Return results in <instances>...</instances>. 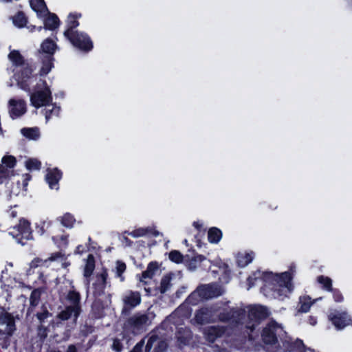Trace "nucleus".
<instances>
[{
  "instance_id": "4468645a",
  "label": "nucleus",
  "mask_w": 352,
  "mask_h": 352,
  "mask_svg": "<svg viewBox=\"0 0 352 352\" xmlns=\"http://www.w3.org/2000/svg\"><path fill=\"white\" fill-rule=\"evenodd\" d=\"M32 73V69L28 65L23 67L20 72L15 73L14 76L17 81L18 86L24 90H27L28 89V85L26 82L30 78Z\"/></svg>"
},
{
  "instance_id": "6e6d98bb",
  "label": "nucleus",
  "mask_w": 352,
  "mask_h": 352,
  "mask_svg": "<svg viewBox=\"0 0 352 352\" xmlns=\"http://www.w3.org/2000/svg\"><path fill=\"white\" fill-rule=\"evenodd\" d=\"M67 352H77L76 347L74 345L71 344L68 346Z\"/></svg>"
},
{
  "instance_id": "de8ad7c7",
  "label": "nucleus",
  "mask_w": 352,
  "mask_h": 352,
  "mask_svg": "<svg viewBox=\"0 0 352 352\" xmlns=\"http://www.w3.org/2000/svg\"><path fill=\"white\" fill-rule=\"evenodd\" d=\"M98 278L101 281L102 287L104 288L105 285H106V282H107V272L104 271L102 274H100L98 276Z\"/></svg>"
},
{
  "instance_id": "aec40b11",
  "label": "nucleus",
  "mask_w": 352,
  "mask_h": 352,
  "mask_svg": "<svg viewBox=\"0 0 352 352\" xmlns=\"http://www.w3.org/2000/svg\"><path fill=\"white\" fill-rule=\"evenodd\" d=\"M61 177V173L57 168L47 169L46 180L51 188L56 185Z\"/></svg>"
},
{
  "instance_id": "2f4dec72",
  "label": "nucleus",
  "mask_w": 352,
  "mask_h": 352,
  "mask_svg": "<svg viewBox=\"0 0 352 352\" xmlns=\"http://www.w3.org/2000/svg\"><path fill=\"white\" fill-rule=\"evenodd\" d=\"M206 259L205 256L202 255H197L192 258L188 264V267L190 270H195L197 267V264L201 263Z\"/></svg>"
},
{
  "instance_id": "58836bf2",
  "label": "nucleus",
  "mask_w": 352,
  "mask_h": 352,
  "mask_svg": "<svg viewBox=\"0 0 352 352\" xmlns=\"http://www.w3.org/2000/svg\"><path fill=\"white\" fill-rule=\"evenodd\" d=\"M25 166L29 170H38L40 168L41 162L36 159H30L26 162Z\"/></svg>"
},
{
  "instance_id": "49530a36",
  "label": "nucleus",
  "mask_w": 352,
  "mask_h": 352,
  "mask_svg": "<svg viewBox=\"0 0 352 352\" xmlns=\"http://www.w3.org/2000/svg\"><path fill=\"white\" fill-rule=\"evenodd\" d=\"M49 312L47 310L45 309L43 312L37 313L36 316L38 319L42 322L45 318H47L49 316Z\"/></svg>"
},
{
  "instance_id": "c03bdc74",
  "label": "nucleus",
  "mask_w": 352,
  "mask_h": 352,
  "mask_svg": "<svg viewBox=\"0 0 352 352\" xmlns=\"http://www.w3.org/2000/svg\"><path fill=\"white\" fill-rule=\"evenodd\" d=\"M130 234L134 237L145 236L146 234V230H144V228H138L131 232Z\"/></svg>"
},
{
  "instance_id": "c756f323",
  "label": "nucleus",
  "mask_w": 352,
  "mask_h": 352,
  "mask_svg": "<svg viewBox=\"0 0 352 352\" xmlns=\"http://www.w3.org/2000/svg\"><path fill=\"white\" fill-rule=\"evenodd\" d=\"M252 260L250 254H239L237 256V263L239 266L245 267Z\"/></svg>"
},
{
  "instance_id": "052dcab7",
  "label": "nucleus",
  "mask_w": 352,
  "mask_h": 352,
  "mask_svg": "<svg viewBox=\"0 0 352 352\" xmlns=\"http://www.w3.org/2000/svg\"><path fill=\"white\" fill-rule=\"evenodd\" d=\"M248 280L249 281L250 283V286H251V280H252V278H248Z\"/></svg>"
},
{
  "instance_id": "412c9836",
  "label": "nucleus",
  "mask_w": 352,
  "mask_h": 352,
  "mask_svg": "<svg viewBox=\"0 0 352 352\" xmlns=\"http://www.w3.org/2000/svg\"><path fill=\"white\" fill-rule=\"evenodd\" d=\"M80 306H76V307H72L69 306L65 308V310L62 311L59 315L58 317L63 320H68L72 315V314H74L75 318H76L80 314Z\"/></svg>"
},
{
  "instance_id": "39448f33",
  "label": "nucleus",
  "mask_w": 352,
  "mask_h": 352,
  "mask_svg": "<svg viewBox=\"0 0 352 352\" xmlns=\"http://www.w3.org/2000/svg\"><path fill=\"white\" fill-rule=\"evenodd\" d=\"M15 330V323L13 316L7 312L0 314V334L6 335L5 344L3 347L7 348L9 345V337Z\"/></svg>"
},
{
  "instance_id": "680f3d73",
  "label": "nucleus",
  "mask_w": 352,
  "mask_h": 352,
  "mask_svg": "<svg viewBox=\"0 0 352 352\" xmlns=\"http://www.w3.org/2000/svg\"><path fill=\"white\" fill-rule=\"evenodd\" d=\"M341 299H342V296H340L338 297L337 300H340Z\"/></svg>"
},
{
  "instance_id": "5701e85b",
  "label": "nucleus",
  "mask_w": 352,
  "mask_h": 352,
  "mask_svg": "<svg viewBox=\"0 0 352 352\" xmlns=\"http://www.w3.org/2000/svg\"><path fill=\"white\" fill-rule=\"evenodd\" d=\"M23 136L29 140H36L40 136V132L38 128H23L21 130Z\"/></svg>"
},
{
  "instance_id": "e433bc0d",
  "label": "nucleus",
  "mask_w": 352,
  "mask_h": 352,
  "mask_svg": "<svg viewBox=\"0 0 352 352\" xmlns=\"http://www.w3.org/2000/svg\"><path fill=\"white\" fill-rule=\"evenodd\" d=\"M41 298V292L40 291L35 289L34 290L30 296V304L32 306L35 307L38 305L39 300Z\"/></svg>"
},
{
  "instance_id": "bb28decb",
  "label": "nucleus",
  "mask_w": 352,
  "mask_h": 352,
  "mask_svg": "<svg viewBox=\"0 0 352 352\" xmlns=\"http://www.w3.org/2000/svg\"><path fill=\"white\" fill-rule=\"evenodd\" d=\"M8 57L12 63L16 66H20L24 64L23 57L21 56L19 51H12L9 54Z\"/></svg>"
},
{
  "instance_id": "473e14b6",
  "label": "nucleus",
  "mask_w": 352,
  "mask_h": 352,
  "mask_svg": "<svg viewBox=\"0 0 352 352\" xmlns=\"http://www.w3.org/2000/svg\"><path fill=\"white\" fill-rule=\"evenodd\" d=\"M13 23L19 28L25 25L27 19L25 14L21 12H18V14L13 17Z\"/></svg>"
},
{
  "instance_id": "f03ea898",
  "label": "nucleus",
  "mask_w": 352,
  "mask_h": 352,
  "mask_svg": "<svg viewBox=\"0 0 352 352\" xmlns=\"http://www.w3.org/2000/svg\"><path fill=\"white\" fill-rule=\"evenodd\" d=\"M272 280L274 282V291L278 296H287L292 290L291 283L292 276L289 272H284L280 274H272Z\"/></svg>"
},
{
  "instance_id": "e2e57ef3",
  "label": "nucleus",
  "mask_w": 352,
  "mask_h": 352,
  "mask_svg": "<svg viewBox=\"0 0 352 352\" xmlns=\"http://www.w3.org/2000/svg\"><path fill=\"white\" fill-rule=\"evenodd\" d=\"M50 352H60V351H51Z\"/></svg>"
},
{
  "instance_id": "9b49d317",
  "label": "nucleus",
  "mask_w": 352,
  "mask_h": 352,
  "mask_svg": "<svg viewBox=\"0 0 352 352\" xmlns=\"http://www.w3.org/2000/svg\"><path fill=\"white\" fill-rule=\"evenodd\" d=\"M226 331L227 327L225 326H210L204 329V334L208 341L214 342L217 338L223 336Z\"/></svg>"
},
{
  "instance_id": "0e129e2a",
  "label": "nucleus",
  "mask_w": 352,
  "mask_h": 352,
  "mask_svg": "<svg viewBox=\"0 0 352 352\" xmlns=\"http://www.w3.org/2000/svg\"><path fill=\"white\" fill-rule=\"evenodd\" d=\"M9 265H10V267H12V263H9Z\"/></svg>"
},
{
  "instance_id": "f257e3e1",
  "label": "nucleus",
  "mask_w": 352,
  "mask_h": 352,
  "mask_svg": "<svg viewBox=\"0 0 352 352\" xmlns=\"http://www.w3.org/2000/svg\"><path fill=\"white\" fill-rule=\"evenodd\" d=\"M151 323V318L148 314L138 313L129 317L124 324V329L134 334L145 330L146 327Z\"/></svg>"
},
{
  "instance_id": "dca6fc26",
  "label": "nucleus",
  "mask_w": 352,
  "mask_h": 352,
  "mask_svg": "<svg viewBox=\"0 0 352 352\" xmlns=\"http://www.w3.org/2000/svg\"><path fill=\"white\" fill-rule=\"evenodd\" d=\"M9 104L12 107L10 113L12 118L21 116L25 112V104L24 101L11 99L9 101Z\"/></svg>"
},
{
  "instance_id": "603ef678",
  "label": "nucleus",
  "mask_w": 352,
  "mask_h": 352,
  "mask_svg": "<svg viewBox=\"0 0 352 352\" xmlns=\"http://www.w3.org/2000/svg\"><path fill=\"white\" fill-rule=\"evenodd\" d=\"M78 25V23L77 21L76 20H73L72 21H71V23L69 25V27L67 30H72V32H74V28H75L76 27H77Z\"/></svg>"
},
{
  "instance_id": "72a5a7b5",
  "label": "nucleus",
  "mask_w": 352,
  "mask_h": 352,
  "mask_svg": "<svg viewBox=\"0 0 352 352\" xmlns=\"http://www.w3.org/2000/svg\"><path fill=\"white\" fill-rule=\"evenodd\" d=\"M68 298L72 302V307L79 306L80 302V294L79 293L72 291L68 294Z\"/></svg>"
},
{
  "instance_id": "0eeeda50",
  "label": "nucleus",
  "mask_w": 352,
  "mask_h": 352,
  "mask_svg": "<svg viewBox=\"0 0 352 352\" xmlns=\"http://www.w3.org/2000/svg\"><path fill=\"white\" fill-rule=\"evenodd\" d=\"M245 317V311L243 309H233L228 312L221 313L218 316L221 322H230L232 326L242 323Z\"/></svg>"
},
{
  "instance_id": "09e8293b",
  "label": "nucleus",
  "mask_w": 352,
  "mask_h": 352,
  "mask_svg": "<svg viewBox=\"0 0 352 352\" xmlns=\"http://www.w3.org/2000/svg\"><path fill=\"white\" fill-rule=\"evenodd\" d=\"M144 346V341L142 340L138 342L133 349V350L130 352H142V348Z\"/></svg>"
},
{
  "instance_id": "a211bd4d",
  "label": "nucleus",
  "mask_w": 352,
  "mask_h": 352,
  "mask_svg": "<svg viewBox=\"0 0 352 352\" xmlns=\"http://www.w3.org/2000/svg\"><path fill=\"white\" fill-rule=\"evenodd\" d=\"M42 60V67L40 70V75H46L50 72L52 66L54 58L50 54L40 55Z\"/></svg>"
},
{
  "instance_id": "c85d7f7f",
  "label": "nucleus",
  "mask_w": 352,
  "mask_h": 352,
  "mask_svg": "<svg viewBox=\"0 0 352 352\" xmlns=\"http://www.w3.org/2000/svg\"><path fill=\"white\" fill-rule=\"evenodd\" d=\"M171 278L170 274H166L162 278L160 287L161 294L165 293L170 287Z\"/></svg>"
},
{
  "instance_id": "ea45409f",
  "label": "nucleus",
  "mask_w": 352,
  "mask_h": 352,
  "mask_svg": "<svg viewBox=\"0 0 352 352\" xmlns=\"http://www.w3.org/2000/svg\"><path fill=\"white\" fill-rule=\"evenodd\" d=\"M75 219L70 214H65L61 220L62 224L66 227H72Z\"/></svg>"
},
{
  "instance_id": "a18cd8bd",
  "label": "nucleus",
  "mask_w": 352,
  "mask_h": 352,
  "mask_svg": "<svg viewBox=\"0 0 352 352\" xmlns=\"http://www.w3.org/2000/svg\"><path fill=\"white\" fill-rule=\"evenodd\" d=\"M112 347L113 349L118 351V352H120L121 351L122 349V345L120 341V340L118 339H114L113 340V345H112Z\"/></svg>"
},
{
  "instance_id": "1a4fd4ad",
  "label": "nucleus",
  "mask_w": 352,
  "mask_h": 352,
  "mask_svg": "<svg viewBox=\"0 0 352 352\" xmlns=\"http://www.w3.org/2000/svg\"><path fill=\"white\" fill-rule=\"evenodd\" d=\"M198 295L204 299H210L223 294L221 287L217 285H206L197 288Z\"/></svg>"
},
{
  "instance_id": "f704fd0d",
  "label": "nucleus",
  "mask_w": 352,
  "mask_h": 352,
  "mask_svg": "<svg viewBox=\"0 0 352 352\" xmlns=\"http://www.w3.org/2000/svg\"><path fill=\"white\" fill-rule=\"evenodd\" d=\"M183 255L179 251L173 250L169 253V258L175 263H182L183 261Z\"/></svg>"
},
{
  "instance_id": "f8f14e48",
  "label": "nucleus",
  "mask_w": 352,
  "mask_h": 352,
  "mask_svg": "<svg viewBox=\"0 0 352 352\" xmlns=\"http://www.w3.org/2000/svg\"><path fill=\"white\" fill-rule=\"evenodd\" d=\"M124 306L122 309V314H128L130 309L135 307L140 303L141 296L139 292H131L129 295L125 296L123 298Z\"/></svg>"
},
{
  "instance_id": "4d7b16f0",
  "label": "nucleus",
  "mask_w": 352,
  "mask_h": 352,
  "mask_svg": "<svg viewBox=\"0 0 352 352\" xmlns=\"http://www.w3.org/2000/svg\"><path fill=\"white\" fill-rule=\"evenodd\" d=\"M189 340H190V338H189L188 339H187V338L183 339V338H181V337H179V340L182 343H183L184 344H186L188 342Z\"/></svg>"
},
{
  "instance_id": "cd10ccee",
  "label": "nucleus",
  "mask_w": 352,
  "mask_h": 352,
  "mask_svg": "<svg viewBox=\"0 0 352 352\" xmlns=\"http://www.w3.org/2000/svg\"><path fill=\"white\" fill-rule=\"evenodd\" d=\"M158 268V265L155 262H151L148 264L146 271L142 272V278L140 281L143 282L142 278H151L154 274V272Z\"/></svg>"
},
{
  "instance_id": "6e6552de",
  "label": "nucleus",
  "mask_w": 352,
  "mask_h": 352,
  "mask_svg": "<svg viewBox=\"0 0 352 352\" xmlns=\"http://www.w3.org/2000/svg\"><path fill=\"white\" fill-rule=\"evenodd\" d=\"M32 104L36 108L45 106L52 101L51 91L48 87L44 90L37 91L31 95Z\"/></svg>"
},
{
  "instance_id": "13d9d810",
  "label": "nucleus",
  "mask_w": 352,
  "mask_h": 352,
  "mask_svg": "<svg viewBox=\"0 0 352 352\" xmlns=\"http://www.w3.org/2000/svg\"><path fill=\"white\" fill-rule=\"evenodd\" d=\"M124 240L128 245H131V242L127 237L124 236Z\"/></svg>"
},
{
  "instance_id": "4be33fe9",
  "label": "nucleus",
  "mask_w": 352,
  "mask_h": 352,
  "mask_svg": "<svg viewBox=\"0 0 352 352\" xmlns=\"http://www.w3.org/2000/svg\"><path fill=\"white\" fill-rule=\"evenodd\" d=\"M95 268V259L92 254H89L84 269V276L87 278V285L89 284V277L91 276Z\"/></svg>"
},
{
  "instance_id": "2eb2a0df",
  "label": "nucleus",
  "mask_w": 352,
  "mask_h": 352,
  "mask_svg": "<svg viewBox=\"0 0 352 352\" xmlns=\"http://www.w3.org/2000/svg\"><path fill=\"white\" fill-rule=\"evenodd\" d=\"M213 311L212 309L202 307L195 313L194 320L198 324H204L212 321Z\"/></svg>"
},
{
  "instance_id": "6ab92c4d",
  "label": "nucleus",
  "mask_w": 352,
  "mask_h": 352,
  "mask_svg": "<svg viewBox=\"0 0 352 352\" xmlns=\"http://www.w3.org/2000/svg\"><path fill=\"white\" fill-rule=\"evenodd\" d=\"M56 48V43L52 39L47 38L41 44L38 53L40 55L50 54L53 57Z\"/></svg>"
},
{
  "instance_id": "a878e982",
  "label": "nucleus",
  "mask_w": 352,
  "mask_h": 352,
  "mask_svg": "<svg viewBox=\"0 0 352 352\" xmlns=\"http://www.w3.org/2000/svg\"><path fill=\"white\" fill-rule=\"evenodd\" d=\"M221 232L217 228H212L208 230V237L210 243H217L221 238Z\"/></svg>"
},
{
  "instance_id": "f3484780",
  "label": "nucleus",
  "mask_w": 352,
  "mask_h": 352,
  "mask_svg": "<svg viewBox=\"0 0 352 352\" xmlns=\"http://www.w3.org/2000/svg\"><path fill=\"white\" fill-rule=\"evenodd\" d=\"M329 319L338 329H342L351 323V319L346 313L333 316L330 315Z\"/></svg>"
},
{
  "instance_id": "a19ab883",
  "label": "nucleus",
  "mask_w": 352,
  "mask_h": 352,
  "mask_svg": "<svg viewBox=\"0 0 352 352\" xmlns=\"http://www.w3.org/2000/svg\"><path fill=\"white\" fill-rule=\"evenodd\" d=\"M2 162L5 164L8 168H12L15 165L16 159L12 155L6 156L2 159Z\"/></svg>"
},
{
  "instance_id": "864d4df0",
  "label": "nucleus",
  "mask_w": 352,
  "mask_h": 352,
  "mask_svg": "<svg viewBox=\"0 0 352 352\" xmlns=\"http://www.w3.org/2000/svg\"><path fill=\"white\" fill-rule=\"evenodd\" d=\"M62 256L61 253L60 252H58V253H56V254H52L50 258H49V260L50 261H54L56 260V258L60 257Z\"/></svg>"
},
{
  "instance_id": "423d86ee",
  "label": "nucleus",
  "mask_w": 352,
  "mask_h": 352,
  "mask_svg": "<svg viewBox=\"0 0 352 352\" xmlns=\"http://www.w3.org/2000/svg\"><path fill=\"white\" fill-rule=\"evenodd\" d=\"M283 328L275 321L268 323L266 327L263 329L262 338L263 342L267 344H275L278 342V336H280L283 332Z\"/></svg>"
},
{
  "instance_id": "5fc2aeb1",
  "label": "nucleus",
  "mask_w": 352,
  "mask_h": 352,
  "mask_svg": "<svg viewBox=\"0 0 352 352\" xmlns=\"http://www.w3.org/2000/svg\"><path fill=\"white\" fill-rule=\"evenodd\" d=\"M295 346L297 347V348H300V347H302L304 348L305 346L303 344V342L302 340H296L295 342Z\"/></svg>"
},
{
  "instance_id": "7c9ffc66",
  "label": "nucleus",
  "mask_w": 352,
  "mask_h": 352,
  "mask_svg": "<svg viewBox=\"0 0 352 352\" xmlns=\"http://www.w3.org/2000/svg\"><path fill=\"white\" fill-rule=\"evenodd\" d=\"M300 303L301 305L299 309V311L307 312L309 311L313 302L311 301V298L309 297L304 296L300 298Z\"/></svg>"
},
{
  "instance_id": "c9c22d12",
  "label": "nucleus",
  "mask_w": 352,
  "mask_h": 352,
  "mask_svg": "<svg viewBox=\"0 0 352 352\" xmlns=\"http://www.w3.org/2000/svg\"><path fill=\"white\" fill-rule=\"evenodd\" d=\"M12 171L8 170L3 164H0V184L3 183V182L8 178L11 174Z\"/></svg>"
},
{
  "instance_id": "393cba45",
  "label": "nucleus",
  "mask_w": 352,
  "mask_h": 352,
  "mask_svg": "<svg viewBox=\"0 0 352 352\" xmlns=\"http://www.w3.org/2000/svg\"><path fill=\"white\" fill-rule=\"evenodd\" d=\"M32 8L38 13L47 12L46 5L43 0H30Z\"/></svg>"
},
{
  "instance_id": "ddd939ff",
  "label": "nucleus",
  "mask_w": 352,
  "mask_h": 352,
  "mask_svg": "<svg viewBox=\"0 0 352 352\" xmlns=\"http://www.w3.org/2000/svg\"><path fill=\"white\" fill-rule=\"evenodd\" d=\"M153 352H164L168 347V343L166 340L160 338L157 335L151 336L146 345V352H148L155 344Z\"/></svg>"
},
{
  "instance_id": "20e7f679",
  "label": "nucleus",
  "mask_w": 352,
  "mask_h": 352,
  "mask_svg": "<svg viewBox=\"0 0 352 352\" xmlns=\"http://www.w3.org/2000/svg\"><path fill=\"white\" fill-rule=\"evenodd\" d=\"M10 234L16 239L19 243L24 245L26 241L32 239L30 222L24 219H21L19 225L11 230Z\"/></svg>"
},
{
  "instance_id": "7ed1b4c3",
  "label": "nucleus",
  "mask_w": 352,
  "mask_h": 352,
  "mask_svg": "<svg viewBox=\"0 0 352 352\" xmlns=\"http://www.w3.org/2000/svg\"><path fill=\"white\" fill-rule=\"evenodd\" d=\"M64 34L75 47L82 51L87 52L93 47L92 42L89 38L83 34L72 32V30H67Z\"/></svg>"
},
{
  "instance_id": "b1692460",
  "label": "nucleus",
  "mask_w": 352,
  "mask_h": 352,
  "mask_svg": "<svg viewBox=\"0 0 352 352\" xmlns=\"http://www.w3.org/2000/svg\"><path fill=\"white\" fill-rule=\"evenodd\" d=\"M59 25V19L54 14H50L49 16L45 21L46 29L54 30Z\"/></svg>"
},
{
  "instance_id": "4c0bfd02",
  "label": "nucleus",
  "mask_w": 352,
  "mask_h": 352,
  "mask_svg": "<svg viewBox=\"0 0 352 352\" xmlns=\"http://www.w3.org/2000/svg\"><path fill=\"white\" fill-rule=\"evenodd\" d=\"M318 281L320 284H323L324 287L326 289H327L329 291H331L332 290L331 280L329 277H324L323 276H319L318 278Z\"/></svg>"
},
{
  "instance_id": "79ce46f5",
  "label": "nucleus",
  "mask_w": 352,
  "mask_h": 352,
  "mask_svg": "<svg viewBox=\"0 0 352 352\" xmlns=\"http://www.w3.org/2000/svg\"><path fill=\"white\" fill-rule=\"evenodd\" d=\"M116 272L117 275L119 277H122V274L126 270V265L124 263L118 261L116 263Z\"/></svg>"
},
{
  "instance_id": "8fccbe9b",
  "label": "nucleus",
  "mask_w": 352,
  "mask_h": 352,
  "mask_svg": "<svg viewBox=\"0 0 352 352\" xmlns=\"http://www.w3.org/2000/svg\"><path fill=\"white\" fill-rule=\"evenodd\" d=\"M41 259L37 258H35L34 259L31 263H30V267L31 268H36L37 267L40 263H41Z\"/></svg>"
},
{
  "instance_id": "9d476101",
  "label": "nucleus",
  "mask_w": 352,
  "mask_h": 352,
  "mask_svg": "<svg viewBox=\"0 0 352 352\" xmlns=\"http://www.w3.org/2000/svg\"><path fill=\"white\" fill-rule=\"evenodd\" d=\"M269 316L266 307L261 305H253L248 307V318L250 321L258 324L260 320L265 319Z\"/></svg>"
},
{
  "instance_id": "37998d69",
  "label": "nucleus",
  "mask_w": 352,
  "mask_h": 352,
  "mask_svg": "<svg viewBox=\"0 0 352 352\" xmlns=\"http://www.w3.org/2000/svg\"><path fill=\"white\" fill-rule=\"evenodd\" d=\"M60 108L58 107H54L51 110H48L45 113V118L48 120L52 114L58 116L59 113Z\"/></svg>"
},
{
  "instance_id": "bf43d9fd",
  "label": "nucleus",
  "mask_w": 352,
  "mask_h": 352,
  "mask_svg": "<svg viewBox=\"0 0 352 352\" xmlns=\"http://www.w3.org/2000/svg\"><path fill=\"white\" fill-rule=\"evenodd\" d=\"M247 327L250 329L251 330H253V329L254 328V324H252V325H247Z\"/></svg>"
},
{
  "instance_id": "3c124183",
  "label": "nucleus",
  "mask_w": 352,
  "mask_h": 352,
  "mask_svg": "<svg viewBox=\"0 0 352 352\" xmlns=\"http://www.w3.org/2000/svg\"><path fill=\"white\" fill-rule=\"evenodd\" d=\"M144 230H146V234L151 233L154 236H158L160 234V232L155 230H154L153 228H144Z\"/></svg>"
}]
</instances>
